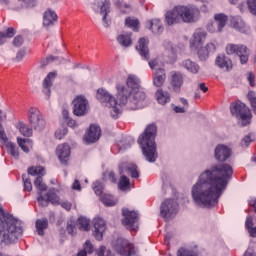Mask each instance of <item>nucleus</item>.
<instances>
[{
	"instance_id": "nucleus-1",
	"label": "nucleus",
	"mask_w": 256,
	"mask_h": 256,
	"mask_svg": "<svg viewBox=\"0 0 256 256\" xmlns=\"http://www.w3.org/2000/svg\"><path fill=\"white\" fill-rule=\"evenodd\" d=\"M233 177V167L227 163L214 164L202 172L191 188L193 201L199 207H215Z\"/></svg>"
},
{
	"instance_id": "nucleus-2",
	"label": "nucleus",
	"mask_w": 256,
	"mask_h": 256,
	"mask_svg": "<svg viewBox=\"0 0 256 256\" xmlns=\"http://www.w3.org/2000/svg\"><path fill=\"white\" fill-rule=\"evenodd\" d=\"M155 137H157V125L150 124L138 138V143L142 149L143 155L149 163H155V161H157V144L155 143Z\"/></svg>"
},
{
	"instance_id": "nucleus-3",
	"label": "nucleus",
	"mask_w": 256,
	"mask_h": 256,
	"mask_svg": "<svg viewBox=\"0 0 256 256\" xmlns=\"http://www.w3.org/2000/svg\"><path fill=\"white\" fill-rule=\"evenodd\" d=\"M23 235V228L17 225V221L11 218H5V212L0 207V239L5 243H15Z\"/></svg>"
},
{
	"instance_id": "nucleus-4",
	"label": "nucleus",
	"mask_w": 256,
	"mask_h": 256,
	"mask_svg": "<svg viewBox=\"0 0 256 256\" xmlns=\"http://www.w3.org/2000/svg\"><path fill=\"white\" fill-rule=\"evenodd\" d=\"M230 113L232 117L239 119L241 121V127H247L251 124V119L253 114H251V109L241 101L234 102L230 105Z\"/></svg>"
},
{
	"instance_id": "nucleus-5",
	"label": "nucleus",
	"mask_w": 256,
	"mask_h": 256,
	"mask_svg": "<svg viewBox=\"0 0 256 256\" xmlns=\"http://www.w3.org/2000/svg\"><path fill=\"white\" fill-rule=\"evenodd\" d=\"M96 97L100 103H105L106 107L111 109L110 115L113 119H117V117H119L121 113V107L117 104V99H115L113 95H110L107 90L100 88L97 90Z\"/></svg>"
},
{
	"instance_id": "nucleus-6",
	"label": "nucleus",
	"mask_w": 256,
	"mask_h": 256,
	"mask_svg": "<svg viewBox=\"0 0 256 256\" xmlns=\"http://www.w3.org/2000/svg\"><path fill=\"white\" fill-rule=\"evenodd\" d=\"M226 53L227 55H237L240 59L241 65L247 64V61H249V55H251V51L243 44H228L226 46Z\"/></svg>"
},
{
	"instance_id": "nucleus-7",
	"label": "nucleus",
	"mask_w": 256,
	"mask_h": 256,
	"mask_svg": "<svg viewBox=\"0 0 256 256\" xmlns=\"http://www.w3.org/2000/svg\"><path fill=\"white\" fill-rule=\"evenodd\" d=\"M122 215V225L130 231H137V228L139 227L137 224L139 222V214L136 211L129 210V208H123Z\"/></svg>"
},
{
	"instance_id": "nucleus-8",
	"label": "nucleus",
	"mask_w": 256,
	"mask_h": 256,
	"mask_svg": "<svg viewBox=\"0 0 256 256\" xmlns=\"http://www.w3.org/2000/svg\"><path fill=\"white\" fill-rule=\"evenodd\" d=\"M179 204L174 199H166L160 206V215L166 221L169 219H173L174 216L177 215V211H179Z\"/></svg>"
},
{
	"instance_id": "nucleus-9",
	"label": "nucleus",
	"mask_w": 256,
	"mask_h": 256,
	"mask_svg": "<svg viewBox=\"0 0 256 256\" xmlns=\"http://www.w3.org/2000/svg\"><path fill=\"white\" fill-rule=\"evenodd\" d=\"M28 120L35 131H43L45 129V119H43V115L37 108H30Z\"/></svg>"
},
{
	"instance_id": "nucleus-10",
	"label": "nucleus",
	"mask_w": 256,
	"mask_h": 256,
	"mask_svg": "<svg viewBox=\"0 0 256 256\" xmlns=\"http://www.w3.org/2000/svg\"><path fill=\"white\" fill-rule=\"evenodd\" d=\"M73 114L76 117H83V115H87L89 111V101L84 96H77L73 100Z\"/></svg>"
},
{
	"instance_id": "nucleus-11",
	"label": "nucleus",
	"mask_w": 256,
	"mask_h": 256,
	"mask_svg": "<svg viewBox=\"0 0 256 256\" xmlns=\"http://www.w3.org/2000/svg\"><path fill=\"white\" fill-rule=\"evenodd\" d=\"M114 249L121 256H131L135 253L133 244L123 238H118L114 244Z\"/></svg>"
},
{
	"instance_id": "nucleus-12",
	"label": "nucleus",
	"mask_w": 256,
	"mask_h": 256,
	"mask_svg": "<svg viewBox=\"0 0 256 256\" xmlns=\"http://www.w3.org/2000/svg\"><path fill=\"white\" fill-rule=\"evenodd\" d=\"M37 201L41 207H47L49 203L52 205H59L60 198L58 197L57 193L55 192L54 188H51L47 193L46 197L41 192H38Z\"/></svg>"
},
{
	"instance_id": "nucleus-13",
	"label": "nucleus",
	"mask_w": 256,
	"mask_h": 256,
	"mask_svg": "<svg viewBox=\"0 0 256 256\" xmlns=\"http://www.w3.org/2000/svg\"><path fill=\"white\" fill-rule=\"evenodd\" d=\"M117 89V105H119L121 110V105H127L129 101H131V95H133V90L130 89L128 86L123 84H118L116 86Z\"/></svg>"
},
{
	"instance_id": "nucleus-14",
	"label": "nucleus",
	"mask_w": 256,
	"mask_h": 256,
	"mask_svg": "<svg viewBox=\"0 0 256 256\" xmlns=\"http://www.w3.org/2000/svg\"><path fill=\"white\" fill-rule=\"evenodd\" d=\"M232 155L231 148L225 144H218L214 150V157L216 161L220 163H225Z\"/></svg>"
},
{
	"instance_id": "nucleus-15",
	"label": "nucleus",
	"mask_w": 256,
	"mask_h": 256,
	"mask_svg": "<svg viewBox=\"0 0 256 256\" xmlns=\"http://www.w3.org/2000/svg\"><path fill=\"white\" fill-rule=\"evenodd\" d=\"M107 229V224L102 218H94L93 220V235L97 241H103V233Z\"/></svg>"
},
{
	"instance_id": "nucleus-16",
	"label": "nucleus",
	"mask_w": 256,
	"mask_h": 256,
	"mask_svg": "<svg viewBox=\"0 0 256 256\" xmlns=\"http://www.w3.org/2000/svg\"><path fill=\"white\" fill-rule=\"evenodd\" d=\"M206 39L207 32H205L203 29H197L190 40L191 49H199V47H203V43H205Z\"/></svg>"
},
{
	"instance_id": "nucleus-17",
	"label": "nucleus",
	"mask_w": 256,
	"mask_h": 256,
	"mask_svg": "<svg viewBox=\"0 0 256 256\" xmlns=\"http://www.w3.org/2000/svg\"><path fill=\"white\" fill-rule=\"evenodd\" d=\"M184 79L181 72H170V85L175 93H181V87H183Z\"/></svg>"
},
{
	"instance_id": "nucleus-18",
	"label": "nucleus",
	"mask_w": 256,
	"mask_h": 256,
	"mask_svg": "<svg viewBox=\"0 0 256 256\" xmlns=\"http://www.w3.org/2000/svg\"><path fill=\"white\" fill-rule=\"evenodd\" d=\"M215 49V44L211 42L208 43L206 47L200 46L198 49H194V51H197L198 59H200V61H206L209 59L211 53H215Z\"/></svg>"
},
{
	"instance_id": "nucleus-19",
	"label": "nucleus",
	"mask_w": 256,
	"mask_h": 256,
	"mask_svg": "<svg viewBox=\"0 0 256 256\" xmlns=\"http://www.w3.org/2000/svg\"><path fill=\"white\" fill-rule=\"evenodd\" d=\"M101 138V127L97 125H90L89 131L85 136L86 143H97Z\"/></svg>"
},
{
	"instance_id": "nucleus-20",
	"label": "nucleus",
	"mask_w": 256,
	"mask_h": 256,
	"mask_svg": "<svg viewBox=\"0 0 256 256\" xmlns=\"http://www.w3.org/2000/svg\"><path fill=\"white\" fill-rule=\"evenodd\" d=\"M56 153L60 162L63 165H67V161H69V156L71 155V147L69 144L59 145L56 149Z\"/></svg>"
},
{
	"instance_id": "nucleus-21",
	"label": "nucleus",
	"mask_w": 256,
	"mask_h": 256,
	"mask_svg": "<svg viewBox=\"0 0 256 256\" xmlns=\"http://www.w3.org/2000/svg\"><path fill=\"white\" fill-rule=\"evenodd\" d=\"M57 77V72H50L42 82L43 93L46 94L47 99L51 97V87H53V81Z\"/></svg>"
},
{
	"instance_id": "nucleus-22",
	"label": "nucleus",
	"mask_w": 256,
	"mask_h": 256,
	"mask_svg": "<svg viewBox=\"0 0 256 256\" xmlns=\"http://www.w3.org/2000/svg\"><path fill=\"white\" fill-rule=\"evenodd\" d=\"M165 21L167 25H177L181 23V16L179 14V6L174 7L172 10L165 14Z\"/></svg>"
},
{
	"instance_id": "nucleus-23",
	"label": "nucleus",
	"mask_w": 256,
	"mask_h": 256,
	"mask_svg": "<svg viewBox=\"0 0 256 256\" xmlns=\"http://www.w3.org/2000/svg\"><path fill=\"white\" fill-rule=\"evenodd\" d=\"M149 40L147 38H140L138 41V45L136 46V49L141 55L142 58H144L146 61H149Z\"/></svg>"
},
{
	"instance_id": "nucleus-24",
	"label": "nucleus",
	"mask_w": 256,
	"mask_h": 256,
	"mask_svg": "<svg viewBox=\"0 0 256 256\" xmlns=\"http://www.w3.org/2000/svg\"><path fill=\"white\" fill-rule=\"evenodd\" d=\"M215 63L219 69H224V71H231L233 69V62L225 55H218Z\"/></svg>"
},
{
	"instance_id": "nucleus-25",
	"label": "nucleus",
	"mask_w": 256,
	"mask_h": 256,
	"mask_svg": "<svg viewBox=\"0 0 256 256\" xmlns=\"http://www.w3.org/2000/svg\"><path fill=\"white\" fill-rule=\"evenodd\" d=\"M180 20L184 23H192L194 19L193 10L187 6H178Z\"/></svg>"
},
{
	"instance_id": "nucleus-26",
	"label": "nucleus",
	"mask_w": 256,
	"mask_h": 256,
	"mask_svg": "<svg viewBox=\"0 0 256 256\" xmlns=\"http://www.w3.org/2000/svg\"><path fill=\"white\" fill-rule=\"evenodd\" d=\"M165 79H167V74L165 73V69L158 68L153 73V85L155 87H163L165 84Z\"/></svg>"
},
{
	"instance_id": "nucleus-27",
	"label": "nucleus",
	"mask_w": 256,
	"mask_h": 256,
	"mask_svg": "<svg viewBox=\"0 0 256 256\" xmlns=\"http://www.w3.org/2000/svg\"><path fill=\"white\" fill-rule=\"evenodd\" d=\"M110 8L111 2L109 0H104L100 6V14L103 15L102 21L104 23V27H109V25H111V20L107 19V15L111 12Z\"/></svg>"
},
{
	"instance_id": "nucleus-28",
	"label": "nucleus",
	"mask_w": 256,
	"mask_h": 256,
	"mask_svg": "<svg viewBox=\"0 0 256 256\" xmlns=\"http://www.w3.org/2000/svg\"><path fill=\"white\" fill-rule=\"evenodd\" d=\"M57 19H58L57 13H55V11L51 9H48L44 12L43 25L45 27H51V25L55 24Z\"/></svg>"
},
{
	"instance_id": "nucleus-29",
	"label": "nucleus",
	"mask_w": 256,
	"mask_h": 256,
	"mask_svg": "<svg viewBox=\"0 0 256 256\" xmlns=\"http://www.w3.org/2000/svg\"><path fill=\"white\" fill-rule=\"evenodd\" d=\"M228 19L229 18L224 13H218L214 15V21L219 33H221V31H223V27L227 25Z\"/></svg>"
},
{
	"instance_id": "nucleus-30",
	"label": "nucleus",
	"mask_w": 256,
	"mask_h": 256,
	"mask_svg": "<svg viewBox=\"0 0 256 256\" xmlns=\"http://www.w3.org/2000/svg\"><path fill=\"white\" fill-rule=\"evenodd\" d=\"M4 141V145L9 153V155H11V157H13V159H19V149L17 148V146L15 145V143L11 142V141Z\"/></svg>"
},
{
	"instance_id": "nucleus-31",
	"label": "nucleus",
	"mask_w": 256,
	"mask_h": 256,
	"mask_svg": "<svg viewBox=\"0 0 256 256\" xmlns=\"http://www.w3.org/2000/svg\"><path fill=\"white\" fill-rule=\"evenodd\" d=\"M231 25L234 29L240 31V33H247V26L240 17H233L231 19Z\"/></svg>"
},
{
	"instance_id": "nucleus-32",
	"label": "nucleus",
	"mask_w": 256,
	"mask_h": 256,
	"mask_svg": "<svg viewBox=\"0 0 256 256\" xmlns=\"http://www.w3.org/2000/svg\"><path fill=\"white\" fill-rule=\"evenodd\" d=\"M182 67L189 71L190 73H193L194 75H197L199 73V64L191 61V59H186L182 62Z\"/></svg>"
},
{
	"instance_id": "nucleus-33",
	"label": "nucleus",
	"mask_w": 256,
	"mask_h": 256,
	"mask_svg": "<svg viewBox=\"0 0 256 256\" xmlns=\"http://www.w3.org/2000/svg\"><path fill=\"white\" fill-rule=\"evenodd\" d=\"M141 101H145V92L138 90H132L131 100L129 103H133V105H139Z\"/></svg>"
},
{
	"instance_id": "nucleus-34",
	"label": "nucleus",
	"mask_w": 256,
	"mask_h": 256,
	"mask_svg": "<svg viewBox=\"0 0 256 256\" xmlns=\"http://www.w3.org/2000/svg\"><path fill=\"white\" fill-rule=\"evenodd\" d=\"M149 23V29L152 31V33L159 34L163 33V24L161 23V20L159 19H153L148 21Z\"/></svg>"
},
{
	"instance_id": "nucleus-35",
	"label": "nucleus",
	"mask_w": 256,
	"mask_h": 256,
	"mask_svg": "<svg viewBox=\"0 0 256 256\" xmlns=\"http://www.w3.org/2000/svg\"><path fill=\"white\" fill-rule=\"evenodd\" d=\"M47 227H49V221L47 220V218L39 219L36 221V229L38 235H45V229H47Z\"/></svg>"
},
{
	"instance_id": "nucleus-36",
	"label": "nucleus",
	"mask_w": 256,
	"mask_h": 256,
	"mask_svg": "<svg viewBox=\"0 0 256 256\" xmlns=\"http://www.w3.org/2000/svg\"><path fill=\"white\" fill-rule=\"evenodd\" d=\"M156 97L160 105H165L171 101V95H169V92H164L163 90H158L156 92Z\"/></svg>"
},
{
	"instance_id": "nucleus-37",
	"label": "nucleus",
	"mask_w": 256,
	"mask_h": 256,
	"mask_svg": "<svg viewBox=\"0 0 256 256\" xmlns=\"http://www.w3.org/2000/svg\"><path fill=\"white\" fill-rule=\"evenodd\" d=\"M126 87L130 88L132 91H137L140 87L139 78L134 75H129L126 80Z\"/></svg>"
},
{
	"instance_id": "nucleus-38",
	"label": "nucleus",
	"mask_w": 256,
	"mask_h": 256,
	"mask_svg": "<svg viewBox=\"0 0 256 256\" xmlns=\"http://www.w3.org/2000/svg\"><path fill=\"white\" fill-rule=\"evenodd\" d=\"M117 41L122 47H131V45H133L131 34H121L117 37Z\"/></svg>"
},
{
	"instance_id": "nucleus-39",
	"label": "nucleus",
	"mask_w": 256,
	"mask_h": 256,
	"mask_svg": "<svg viewBox=\"0 0 256 256\" xmlns=\"http://www.w3.org/2000/svg\"><path fill=\"white\" fill-rule=\"evenodd\" d=\"M34 186L38 190V193H41L42 195H43V191H47V185L45 183H43L42 176L36 177V179L34 181Z\"/></svg>"
},
{
	"instance_id": "nucleus-40",
	"label": "nucleus",
	"mask_w": 256,
	"mask_h": 256,
	"mask_svg": "<svg viewBox=\"0 0 256 256\" xmlns=\"http://www.w3.org/2000/svg\"><path fill=\"white\" fill-rule=\"evenodd\" d=\"M101 201L106 207H113L117 205V202L115 201V199H113V196L110 194H104L101 197Z\"/></svg>"
},
{
	"instance_id": "nucleus-41",
	"label": "nucleus",
	"mask_w": 256,
	"mask_h": 256,
	"mask_svg": "<svg viewBox=\"0 0 256 256\" xmlns=\"http://www.w3.org/2000/svg\"><path fill=\"white\" fill-rule=\"evenodd\" d=\"M129 185H131L129 178L125 175H122L118 182V189H120V191H127V188L129 187Z\"/></svg>"
},
{
	"instance_id": "nucleus-42",
	"label": "nucleus",
	"mask_w": 256,
	"mask_h": 256,
	"mask_svg": "<svg viewBox=\"0 0 256 256\" xmlns=\"http://www.w3.org/2000/svg\"><path fill=\"white\" fill-rule=\"evenodd\" d=\"M18 128L21 135H23L24 137H31L33 135V129L29 128V126L24 123H19Z\"/></svg>"
},
{
	"instance_id": "nucleus-43",
	"label": "nucleus",
	"mask_w": 256,
	"mask_h": 256,
	"mask_svg": "<svg viewBox=\"0 0 256 256\" xmlns=\"http://www.w3.org/2000/svg\"><path fill=\"white\" fill-rule=\"evenodd\" d=\"M126 171H127L128 175H130L132 177V179L139 178V170H137L136 164H128L126 167Z\"/></svg>"
},
{
	"instance_id": "nucleus-44",
	"label": "nucleus",
	"mask_w": 256,
	"mask_h": 256,
	"mask_svg": "<svg viewBox=\"0 0 256 256\" xmlns=\"http://www.w3.org/2000/svg\"><path fill=\"white\" fill-rule=\"evenodd\" d=\"M90 220L85 217H80L78 219V227L80 231H89Z\"/></svg>"
},
{
	"instance_id": "nucleus-45",
	"label": "nucleus",
	"mask_w": 256,
	"mask_h": 256,
	"mask_svg": "<svg viewBox=\"0 0 256 256\" xmlns=\"http://www.w3.org/2000/svg\"><path fill=\"white\" fill-rule=\"evenodd\" d=\"M247 97L248 100L250 101L253 113L254 115H256V93L254 91H249Z\"/></svg>"
},
{
	"instance_id": "nucleus-46",
	"label": "nucleus",
	"mask_w": 256,
	"mask_h": 256,
	"mask_svg": "<svg viewBox=\"0 0 256 256\" xmlns=\"http://www.w3.org/2000/svg\"><path fill=\"white\" fill-rule=\"evenodd\" d=\"M125 25L133 29V31H137V27H139V20L128 17L125 19Z\"/></svg>"
},
{
	"instance_id": "nucleus-47",
	"label": "nucleus",
	"mask_w": 256,
	"mask_h": 256,
	"mask_svg": "<svg viewBox=\"0 0 256 256\" xmlns=\"http://www.w3.org/2000/svg\"><path fill=\"white\" fill-rule=\"evenodd\" d=\"M43 171H45V168H43L42 166L30 167L28 168V175H43Z\"/></svg>"
},
{
	"instance_id": "nucleus-48",
	"label": "nucleus",
	"mask_w": 256,
	"mask_h": 256,
	"mask_svg": "<svg viewBox=\"0 0 256 256\" xmlns=\"http://www.w3.org/2000/svg\"><path fill=\"white\" fill-rule=\"evenodd\" d=\"M22 3V7L25 9H33V7H37V0H18Z\"/></svg>"
},
{
	"instance_id": "nucleus-49",
	"label": "nucleus",
	"mask_w": 256,
	"mask_h": 256,
	"mask_svg": "<svg viewBox=\"0 0 256 256\" xmlns=\"http://www.w3.org/2000/svg\"><path fill=\"white\" fill-rule=\"evenodd\" d=\"M251 143H253V135L248 134L241 140L240 145L245 148L251 145Z\"/></svg>"
},
{
	"instance_id": "nucleus-50",
	"label": "nucleus",
	"mask_w": 256,
	"mask_h": 256,
	"mask_svg": "<svg viewBox=\"0 0 256 256\" xmlns=\"http://www.w3.org/2000/svg\"><path fill=\"white\" fill-rule=\"evenodd\" d=\"M0 139L2 141H7V135H5V130L3 129V111L0 110Z\"/></svg>"
},
{
	"instance_id": "nucleus-51",
	"label": "nucleus",
	"mask_w": 256,
	"mask_h": 256,
	"mask_svg": "<svg viewBox=\"0 0 256 256\" xmlns=\"http://www.w3.org/2000/svg\"><path fill=\"white\" fill-rule=\"evenodd\" d=\"M177 256H197V253L193 252L192 250L180 248L177 251Z\"/></svg>"
},
{
	"instance_id": "nucleus-52",
	"label": "nucleus",
	"mask_w": 256,
	"mask_h": 256,
	"mask_svg": "<svg viewBox=\"0 0 256 256\" xmlns=\"http://www.w3.org/2000/svg\"><path fill=\"white\" fill-rule=\"evenodd\" d=\"M22 179L24 182V189L25 191H32L33 190V184H31V179L27 178V175L23 174Z\"/></svg>"
},
{
	"instance_id": "nucleus-53",
	"label": "nucleus",
	"mask_w": 256,
	"mask_h": 256,
	"mask_svg": "<svg viewBox=\"0 0 256 256\" xmlns=\"http://www.w3.org/2000/svg\"><path fill=\"white\" fill-rule=\"evenodd\" d=\"M93 189H94V193H95L96 195H98V196L103 195V184H102L101 182L96 181V182L94 183Z\"/></svg>"
},
{
	"instance_id": "nucleus-54",
	"label": "nucleus",
	"mask_w": 256,
	"mask_h": 256,
	"mask_svg": "<svg viewBox=\"0 0 256 256\" xmlns=\"http://www.w3.org/2000/svg\"><path fill=\"white\" fill-rule=\"evenodd\" d=\"M67 133H68L67 128L62 127V128H60V129L56 130V132H55V137H56V139L61 140V139H63V137L66 136Z\"/></svg>"
},
{
	"instance_id": "nucleus-55",
	"label": "nucleus",
	"mask_w": 256,
	"mask_h": 256,
	"mask_svg": "<svg viewBox=\"0 0 256 256\" xmlns=\"http://www.w3.org/2000/svg\"><path fill=\"white\" fill-rule=\"evenodd\" d=\"M17 142L22 151H24V153H29V147L25 145L27 143V139L17 138Z\"/></svg>"
},
{
	"instance_id": "nucleus-56",
	"label": "nucleus",
	"mask_w": 256,
	"mask_h": 256,
	"mask_svg": "<svg viewBox=\"0 0 256 256\" xmlns=\"http://www.w3.org/2000/svg\"><path fill=\"white\" fill-rule=\"evenodd\" d=\"M247 5L250 13L256 15V0H247Z\"/></svg>"
},
{
	"instance_id": "nucleus-57",
	"label": "nucleus",
	"mask_w": 256,
	"mask_h": 256,
	"mask_svg": "<svg viewBox=\"0 0 256 256\" xmlns=\"http://www.w3.org/2000/svg\"><path fill=\"white\" fill-rule=\"evenodd\" d=\"M57 59V57L55 56H49L47 58H43L40 63H41V67H47V65H49V63L55 61Z\"/></svg>"
},
{
	"instance_id": "nucleus-58",
	"label": "nucleus",
	"mask_w": 256,
	"mask_h": 256,
	"mask_svg": "<svg viewBox=\"0 0 256 256\" xmlns=\"http://www.w3.org/2000/svg\"><path fill=\"white\" fill-rule=\"evenodd\" d=\"M24 42H25V39L23 38V36L18 35L14 38L12 43L14 47H21V45H23Z\"/></svg>"
},
{
	"instance_id": "nucleus-59",
	"label": "nucleus",
	"mask_w": 256,
	"mask_h": 256,
	"mask_svg": "<svg viewBox=\"0 0 256 256\" xmlns=\"http://www.w3.org/2000/svg\"><path fill=\"white\" fill-rule=\"evenodd\" d=\"M207 31H209L210 33H215L217 30V24L215 23V21H210L208 22L207 26H206Z\"/></svg>"
},
{
	"instance_id": "nucleus-60",
	"label": "nucleus",
	"mask_w": 256,
	"mask_h": 256,
	"mask_svg": "<svg viewBox=\"0 0 256 256\" xmlns=\"http://www.w3.org/2000/svg\"><path fill=\"white\" fill-rule=\"evenodd\" d=\"M86 254H91L93 253V244H91V241L87 240L84 244V250Z\"/></svg>"
},
{
	"instance_id": "nucleus-61",
	"label": "nucleus",
	"mask_w": 256,
	"mask_h": 256,
	"mask_svg": "<svg viewBox=\"0 0 256 256\" xmlns=\"http://www.w3.org/2000/svg\"><path fill=\"white\" fill-rule=\"evenodd\" d=\"M15 33H17V31H15V28L9 27L7 28L6 32H4V35L6 38L11 39V37H15Z\"/></svg>"
},
{
	"instance_id": "nucleus-62",
	"label": "nucleus",
	"mask_w": 256,
	"mask_h": 256,
	"mask_svg": "<svg viewBox=\"0 0 256 256\" xmlns=\"http://www.w3.org/2000/svg\"><path fill=\"white\" fill-rule=\"evenodd\" d=\"M149 67H150V69H152V71L161 69V67H159V60L153 59V60L149 61Z\"/></svg>"
},
{
	"instance_id": "nucleus-63",
	"label": "nucleus",
	"mask_w": 256,
	"mask_h": 256,
	"mask_svg": "<svg viewBox=\"0 0 256 256\" xmlns=\"http://www.w3.org/2000/svg\"><path fill=\"white\" fill-rule=\"evenodd\" d=\"M66 229L69 235H75V233L77 232V228L75 227V223L73 222L68 223Z\"/></svg>"
},
{
	"instance_id": "nucleus-64",
	"label": "nucleus",
	"mask_w": 256,
	"mask_h": 256,
	"mask_svg": "<svg viewBox=\"0 0 256 256\" xmlns=\"http://www.w3.org/2000/svg\"><path fill=\"white\" fill-rule=\"evenodd\" d=\"M98 256H112L111 250H107L105 246H101L98 252Z\"/></svg>"
}]
</instances>
